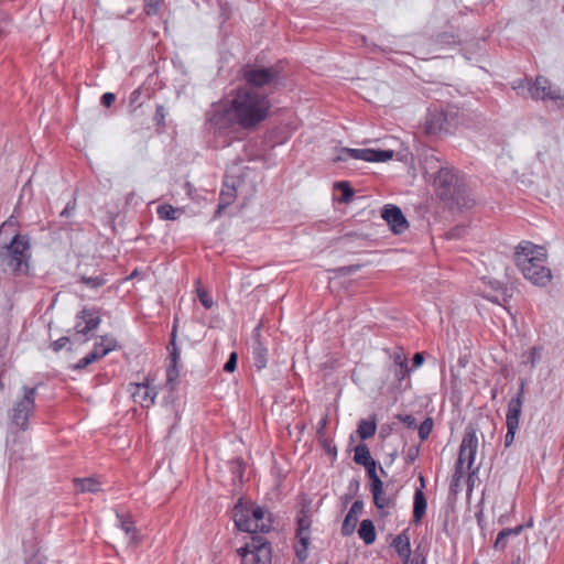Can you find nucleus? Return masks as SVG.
<instances>
[{"label": "nucleus", "mask_w": 564, "mask_h": 564, "mask_svg": "<svg viewBox=\"0 0 564 564\" xmlns=\"http://www.w3.org/2000/svg\"><path fill=\"white\" fill-rule=\"evenodd\" d=\"M260 328L261 325H258L253 330V345H252V356L254 366L261 370L267 366L268 362V349L264 343L260 338Z\"/></svg>", "instance_id": "14"}, {"label": "nucleus", "mask_w": 564, "mask_h": 564, "mask_svg": "<svg viewBox=\"0 0 564 564\" xmlns=\"http://www.w3.org/2000/svg\"><path fill=\"white\" fill-rule=\"evenodd\" d=\"M74 482L79 492H98L100 490L99 482L94 478H75Z\"/></svg>", "instance_id": "27"}, {"label": "nucleus", "mask_w": 564, "mask_h": 564, "mask_svg": "<svg viewBox=\"0 0 564 564\" xmlns=\"http://www.w3.org/2000/svg\"><path fill=\"white\" fill-rule=\"evenodd\" d=\"M30 242L26 236L15 234L10 243L0 248V259L14 272L28 267Z\"/></svg>", "instance_id": "6"}, {"label": "nucleus", "mask_w": 564, "mask_h": 564, "mask_svg": "<svg viewBox=\"0 0 564 564\" xmlns=\"http://www.w3.org/2000/svg\"><path fill=\"white\" fill-rule=\"evenodd\" d=\"M326 424H327V416H324V417L319 421V423H318L317 435H318L319 437L324 434V431H325Z\"/></svg>", "instance_id": "59"}, {"label": "nucleus", "mask_w": 564, "mask_h": 564, "mask_svg": "<svg viewBox=\"0 0 564 564\" xmlns=\"http://www.w3.org/2000/svg\"><path fill=\"white\" fill-rule=\"evenodd\" d=\"M540 358H541L540 348L532 347L529 351L528 359L525 360V362L530 364V366L532 368H534L536 366V362L540 360Z\"/></svg>", "instance_id": "44"}, {"label": "nucleus", "mask_w": 564, "mask_h": 564, "mask_svg": "<svg viewBox=\"0 0 564 564\" xmlns=\"http://www.w3.org/2000/svg\"><path fill=\"white\" fill-rule=\"evenodd\" d=\"M420 455V446L412 445L408 448L405 454V463L408 465L413 464Z\"/></svg>", "instance_id": "43"}, {"label": "nucleus", "mask_w": 564, "mask_h": 564, "mask_svg": "<svg viewBox=\"0 0 564 564\" xmlns=\"http://www.w3.org/2000/svg\"><path fill=\"white\" fill-rule=\"evenodd\" d=\"M76 208V202H68L65 208L61 212L62 217H68Z\"/></svg>", "instance_id": "55"}, {"label": "nucleus", "mask_w": 564, "mask_h": 564, "mask_svg": "<svg viewBox=\"0 0 564 564\" xmlns=\"http://www.w3.org/2000/svg\"><path fill=\"white\" fill-rule=\"evenodd\" d=\"M392 358H393V367L408 365V358L402 351L394 352Z\"/></svg>", "instance_id": "50"}, {"label": "nucleus", "mask_w": 564, "mask_h": 564, "mask_svg": "<svg viewBox=\"0 0 564 564\" xmlns=\"http://www.w3.org/2000/svg\"><path fill=\"white\" fill-rule=\"evenodd\" d=\"M231 465L232 474L235 475L234 478H238L239 480H241L245 471L242 463L239 459H237L232 462Z\"/></svg>", "instance_id": "48"}, {"label": "nucleus", "mask_w": 564, "mask_h": 564, "mask_svg": "<svg viewBox=\"0 0 564 564\" xmlns=\"http://www.w3.org/2000/svg\"><path fill=\"white\" fill-rule=\"evenodd\" d=\"M370 492L372 495L373 505L377 509L383 510L386 508H395L397 507V496L398 492L387 494L383 489V482L381 481V486L379 492L375 491V488L370 486Z\"/></svg>", "instance_id": "21"}, {"label": "nucleus", "mask_w": 564, "mask_h": 564, "mask_svg": "<svg viewBox=\"0 0 564 564\" xmlns=\"http://www.w3.org/2000/svg\"><path fill=\"white\" fill-rule=\"evenodd\" d=\"M554 102V110L558 111L564 117V93L560 91V97Z\"/></svg>", "instance_id": "52"}, {"label": "nucleus", "mask_w": 564, "mask_h": 564, "mask_svg": "<svg viewBox=\"0 0 564 564\" xmlns=\"http://www.w3.org/2000/svg\"><path fill=\"white\" fill-rule=\"evenodd\" d=\"M139 275V271L135 269L131 272V274L128 276V279H133Z\"/></svg>", "instance_id": "64"}, {"label": "nucleus", "mask_w": 564, "mask_h": 564, "mask_svg": "<svg viewBox=\"0 0 564 564\" xmlns=\"http://www.w3.org/2000/svg\"><path fill=\"white\" fill-rule=\"evenodd\" d=\"M361 268L360 264H351V265H345V267H340L338 269H336V272L339 274V275H350V274H354L355 272H357L359 269Z\"/></svg>", "instance_id": "46"}, {"label": "nucleus", "mask_w": 564, "mask_h": 564, "mask_svg": "<svg viewBox=\"0 0 564 564\" xmlns=\"http://www.w3.org/2000/svg\"><path fill=\"white\" fill-rule=\"evenodd\" d=\"M239 554L241 556L242 564H259L256 562V556L249 543L239 550Z\"/></svg>", "instance_id": "38"}, {"label": "nucleus", "mask_w": 564, "mask_h": 564, "mask_svg": "<svg viewBox=\"0 0 564 564\" xmlns=\"http://www.w3.org/2000/svg\"><path fill=\"white\" fill-rule=\"evenodd\" d=\"M392 546L402 558L403 564H410L411 545L409 536L405 533L397 535L392 541Z\"/></svg>", "instance_id": "22"}, {"label": "nucleus", "mask_w": 564, "mask_h": 564, "mask_svg": "<svg viewBox=\"0 0 564 564\" xmlns=\"http://www.w3.org/2000/svg\"><path fill=\"white\" fill-rule=\"evenodd\" d=\"M237 352H231L228 360L224 365V370L226 372H232L237 367Z\"/></svg>", "instance_id": "47"}, {"label": "nucleus", "mask_w": 564, "mask_h": 564, "mask_svg": "<svg viewBox=\"0 0 564 564\" xmlns=\"http://www.w3.org/2000/svg\"><path fill=\"white\" fill-rule=\"evenodd\" d=\"M411 564H426V560L424 556L415 555L412 560L410 558Z\"/></svg>", "instance_id": "60"}, {"label": "nucleus", "mask_w": 564, "mask_h": 564, "mask_svg": "<svg viewBox=\"0 0 564 564\" xmlns=\"http://www.w3.org/2000/svg\"><path fill=\"white\" fill-rule=\"evenodd\" d=\"M267 511L259 506L251 505V529L249 533L269 532L271 529V519L265 517Z\"/></svg>", "instance_id": "15"}, {"label": "nucleus", "mask_w": 564, "mask_h": 564, "mask_svg": "<svg viewBox=\"0 0 564 564\" xmlns=\"http://www.w3.org/2000/svg\"><path fill=\"white\" fill-rule=\"evenodd\" d=\"M234 521L238 530L248 532L251 529V505L239 501L234 509Z\"/></svg>", "instance_id": "19"}, {"label": "nucleus", "mask_w": 564, "mask_h": 564, "mask_svg": "<svg viewBox=\"0 0 564 564\" xmlns=\"http://www.w3.org/2000/svg\"><path fill=\"white\" fill-rule=\"evenodd\" d=\"M209 122L214 126L216 130L225 131L234 123L236 124L230 116L228 115V106L227 107H215L209 115Z\"/></svg>", "instance_id": "20"}, {"label": "nucleus", "mask_w": 564, "mask_h": 564, "mask_svg": "<svg viewBox=\"0 0 564 564\" xmlns=\"http://www.w3.org/2000/svg\"><path fill=\"white\" fill-rule=\"evenodd\" d=\"M462 111L455 105L432 106L427 110L424 132L427 135L451 134L462 123Z\"/></svg>", "instance_id": "4"}, {"label": "nucleus", "mask_w": 564, "mask_h": 564, "mask_svg": "<svg viewBox=\"0 0 564 564\" xmlns=\"http://www.w3.org/2000/svg\"><path fill=\"white\" fill-rule=\"evenodd\" d=\"M433 429V420L431 417H426L419 426V436L421 441H425Z\"/></svg>", "instance_id": "39"}, {"label": "nucleus", "mask_w": 564, "mask_h": 564, "mask_svg": "<svg viewBox=\"0 0 564 564\" xmlns=\"http://www.w3.org/2000/svg\"><path fill=\"white\" fill-rule=\"evenodd\" d=\"M358 534L360 539L365 542V544H372L376 540V529L373 522L369 519H365L360 522V527L358 530Z\"/></svg>", "instance_id": "25"}, {"label": "nucleus", "mask_w": 564, "mask_h": 564, "mask_svg": "<svg viewBox=\"0 0 564 564\" xmlns=\"http://www.w3.org/2000/svg\"><path fill=\"white\" fill-rule=\"evenodd\" d=\"M478 447V438L476 430L468 426L464 433L459 454L455 465V476L462 477L466 470H470L475 462V456Z\"/></svg>", "instance_id": "8"}, {"label": "nucleus", "mask_w": 564, "mask_h": 564, "mask_svg": "<svg viewBox=\"0 0 564 564\" xmlns=\"http://www.w3.org/2000/svg\"><path fill=\"white\" fill-rule=\"evenodd\" d=\"M45 561V556L41 554L39 549L34 547L32 554L25 557V564H43Z\"/></svg>", "instance_id": "41"}, {"label": "nucleus", "mask_w": 564, "mask_h": 564, "mask_svg": "<svg viewBox=\"0 0 564 564\" xmlns=\"http://www.w3.org/2000/svg\"><path fill=\"white\" fill-rule=\"evenodd\" d=\"M311 524H312V520H311L308 513L306 511L302 510L300 512V514L297 516L296 533L297 534L310 533Z\"/></svg>", "instance_id": "32"}, {"label": "nucleus", "mask_w": 564, "mask_h": 564, "mask_svg": "<svg viewBox=\"0 0 564 564\" xmlns=\"http://www.w3.org/2000/svg\"><path fill=\"white\" fill-rule=\"evenodd\" d=\"M419 480H420V484H421V487H420V488H422V490H423V489L425 488V479H424V477L421 475V476L419 477Z\"/></svg>", "instance_id": "63"}, {"label": "nucleus", "mask_w": 564, "mask_h": 564, "mask_svg": "<svg viewBox=\"0 0 564 564\" xmlns=\"http://www.w3.org/2000/svg\"><path fill=\"white\" fill-rule=\"evenodd\" d=\"M523 528H524L523 524H519L514 528H506V529L501 530L496 538L494 547L496 550H503L507 546V540L510 536L519 535L522 532Z\"/></svg>", "instance_id": "24"}, {"label": "nucleus", "mask_w": 564, "mask_h": 564, "mask_svg": "<svg viewBox=\"0 0 564 564\" xmlns=\"http://www.w3.org/2000/svg\"><path fill=\"white\" fill-rule=\"evenodd\" d=\"M434 187L437 197L449 209L471 208L474 198L464 175L452 167H441L434 177Z\"/></svg>", "instance_id": "2"}, {"label": "nucleus", "mask_w": 564, "mask_h": 564, "mask_svg": "<svg viewBox=\"0 0 564 564\" xmlns=\"http://www.w3.org/2000/svg\"><path fill=\"white\" fill-rule=\"evenodd\" d=\"M381 217L395 235L403 234L409 228V223L402 210L395 205H386L382 208Z\"/></svg>", "instance_id": "10"}, {"label": "nucleus", "mask_w": 564, "mask_h": 564, "mask_svg": "<svg viewBox=\"0 0 564 564\" xmlns=\"http://www.w3.org/2000/svg\"><path fill=\"white\" fill-rule=\"evenodd\" d=\"M249 544L256 556V562H258L259 564H270L271 545L264 538L252 536L251 542Z\"/></svg>", "instance_id": "16"}, {"label": "nucleus", "mask_w": 564, "mask_h": 564, "mask_svg": "<svg viewBox=\"0 0 564 564\" xmlns=\"http://www.w3.org/2000/svg\"><path fill=\"white\" fill-rule=\"evenodd\" d=\"M512 88L517 90L518 95L525 96L528 94L535 100H552L556 101L562 90L558 86L553 85L545 76L538 75L534 82L528 78L520 79L512 84Z\"/></svg>", "instance_id": "5"}, {"label": "nucleus", "mask_w": 564, "mask_h": 564, "mask_svg": "<svg viewBox=\"0 0 564 564\" xmlns=\"http://www.w3.org/2000/svg\"><path fill=\"white\" fill-rule=\"evenodd\" d=\"M79 281L83 284H85L87 288L94 289V290H96L107 283V279L102 274L95 275V276H88L86 274H82L79 276Z\"/></svg>", "instance_id": "31"}, {"label": "nucleus", "mask_w": 564, "mask_h": 564, "mask_svg": "<svg viewBox=\"0 0 564 564\" xmlns=\"http://www.w3.org/2000/svg\"><path fill=\"white\" fill-rule=\"evenodd\" d=\"M307 549L308 547L299 546V545L295 547L296 556L299 557V560L301 562H304L307 558Z\"/></svg>", "instance_id": "56"}, {"label": "nucleus", "mask_w": 564, "mask_h": 564, "mask_svg": "<svg viewBox=\"0 0 564 564\" xmlns=\"http://www.w3.org/2000/svg\"><path fill=\"white\" fill-rule=\"evenodd\" d=\"M235 193H236V189L235 187H232L230 191L228 192H225L223 191L220 193V202L217 206V210L215 213V217H218L220 216L221 214V210L225 209L228 205H230L231 200L234 199L235 197Z\"/></svg>", "instance_id": "33"}, {"label": "nucleus", "mask_w": 564, "mask_h": 564, "mask_svg": "<svg viewBox=\"0 0 564 564\" xmlns=\"http://www.w3.org/2000/svg\"><path fill=\"white\" fill-rule=\"evenodd\" d=\"M69 343V338L66 336H63L58 338L57 340L53 341L51 347L54 351L62 350L67 344Z\"/></svg>", "instance_id": "49"}, {"label": "nucleus", "mask_w": 564, "mask_h": 564, "mask_svg": "<svg viewBox=\"0 0 564 564\" xmlns=\"http://www.w3.org/2000/svg\"><path fill=\"white\" fill-rule=\"evenodd\" d=\"M116 99V96L115 94L112 93H106L101 96V104L105 106V107H110L113 101Z\"/></svg>", "instance_id": "54"}, {"label": "nucleus", "mask_w": 564, "mask_h": 564, "mask_svg": "<svg viewBox=\"0 0 564 564\" xmlns=\"http://www.w3.org/2000/svg\"><path fill=\"white\" fill-rule=\"evenodd\" d=\"M394 375V378H395V381L398 382L399 386L402 384V381L408 378L410 376V368H409V365H403V366H395L392 368L391 370Z\"/></svg>", "instance_id": "37"}, {"label": "nucleus", "mask_w": 564, "mask_h": 564, "mask_svg": "<svg viewBox=\"0 0 564 564\" xmlns=\"http://www.w3.org/2000/svg\"><path fill=\"white\" fill-rule=\"evenodd\" d=\"M176 334H177V318H175V321H174V325H173L172 332H171L170 343L167 346L169 359H170V366L167 367V370H166L167 383L175 382L180 376L178 366H177L178 359H180V350L176 345Z\"/></svg>", "instance_id": "11"}, {"label": "nucleus", "mask_w": 564, "mask_h": 564, "mask_svg": "<svg viewBox=\"0 0 564 564\" xmlns=\"http://www.w3.org/2000/svg\"><path fill=\"white\" fill-rule=\"evenodd\" d=\"M362 509L364 502L361 500L354 501L341 525V534L344 536H349L354 533L358 522V514L362 512Z\"/></svg>", "instance_id": "18"}, {"label": "nucleus", "mask_w": 564, "mask_h": 564, "mask_svg": "<svg viewBox=\"0 0 564 564\" xmlns=\"http://www.w3.org/2000/svg\"><path fill=\"white\" fill-rule=\"evenodd\" d=\"M424 362V356L422 352L414 354L412 358V365L414 368H419Z\"/></svg>", "instance_id": "57"}, {"label": "nucleus", "mask_w": 564, "mask_h": 564, "mask_svg": "<svg viewBox=\"0 0 564 564\" xmlns=\"http://www.w3.org/2000/svg\"><path fill=\"white\" fill-rule=\"evenodd\" d=\"M107 354H109V349H105V350H100V351H96V350H91L87 356H85L84 358H82L77 365H76V369H84L86 368L87 366H89L90 364L101 359L102 357H105Z\"/></svg>", "instance_id": "29"}, {"label": "nucleus", "mask_w": 564, "mask_h": 564, "mask_svg": "<svg viewBox=\"0 0 564 564\" xmlns=\"http://www.w3.org/2000/svg\"><path fill=\"white\" fill-rule=\"evenodd\" d=\"M524 387L525 382L524 380H521L517 394L512 397L508 403L506 424L519 426L521 410L524 401Z\"/></svg>", "instance_id": "13"}, {"label": "nucleus", "mask_w": 564, "mask_h": 564, "mask_svg": "<svg viewBox=\"0 0 564 564\" xmlns=\"http://www.w3.org/2000/svg\"><path fill=\"white\" fill-rule=\"evenodd\" d=\"M546 253L543 247L530 241L520 242L514 252V261L523 276L535 285L545 286L551 282V270L545 265Z\"/></svg>", "instance_id": "3"}, {"label": "nucleus", "mask_w": 564, "mask_h": 564, "mask_svg": "<svg viewBox=\"0 0 564 564\" xmlns=\"http://www.w3.org/2000/svg\"><path fill=\"white\" fill-rule=\"evenodd\" d=\"M79 319L75 325V332L77 334L87 335L88 333L96 329L100 322L99 311L97 308L84 307L78 314Z\"/></svg>", "instance_id": "12"}, {"label": "nucleus", "mask_w": 564, "mask_h": 564, "mask_svg": "<svg viewBox=\"0 0 564 564\" xmlns=\"http://www.w3.org/2000/svg\"><path fill=\"white\" fill-rule=\"evenodd\" d=\"M135 390L132 392L133 400L140 403L143 408H150L156 397V391L151 388L147 382L135 383Z\"/></svg>", "instance_id": "17"}, {"label": "nucleus", "mask_w": 564, "mask_h": 564, "mask_svg": "<svg viewBox=\"0 0 564 564\" xmlns=\"http://www.w3.org/2000/svg\"><path fill=\"white\" fill-rule=\"evenodd\" d=\"M252 70H262V72H265V70H273L272 67H267V66H257L256 68H253Z\"/></svg>", "instance_id": "62"}, {"label": "nucleus", "mask_w": 564, "mask_h": 564, "mask_svg": "<svg viewBox=\"0 0 564 564\" xmlns=\"http://www.w3.org/2000/svg\"><path fill=\"white\" fill-rule=\"evenodd\" d=\"M336 188L341 192L340 202L349 203L354 196V189L351 188L348 182H338L336 183Z\"/></svg>", "instance_id": "36"}, {"label": "nucleus", "mask_w": 564, "mask_h": 564, "mask_svg": "<svg viewBox=\"0 0 564 564\" xmlns=\"http://www.w3.org/2000/svg\"><path fill=\"white\" fill-rule=\"evenodd\" d=\"M366 470H367V475L369 477V480H370V486L375 488V491L376 492H379V489H380V486H381V479L380 477L377 475L376 473V468H377V463L375 459H372L371 462H369L367 465H362Z\"/></svg>", "instance_id": "30"}, {"label": "nucleus", "mask_w": 564, "mask_h": 564, "mask_svg": "<svg viewBox=\"0 0 564 564\" xmlns=\"http://www.w3.org/2000/svg\"><path fill=\"white\" fill-rule=\"evenodd\" d=\"M23 395L10 411V421L21 431L29 429V419L35 410L36 387H22Z\"/></svg>", "instance_id": "7"}, {"label": "nucleus", "mask_w": 564, "mask_h": 564, "mask_svg": "<svg viewBox=\"0 0 564 564\" xmlns=\"http://www.w3.org/2000/svg\"><path fill=\"white\" fill-rule=\"evenodd\" d=\"M372 459L373 458L371 457L370 451L366 444L361 443L355 447L354 460L357 465H367Z\"/></svg>", "instance_id": "28"}, {"label": "nucleus", "mask_w": 564, "mask_h": 564, "mask_svg": "<svg viewBox=\"0 0 564 564\" xmlns=\"http://www.w3.org/2000/svg\"><path fill=\"white\" fill-rule=\"evenodd\" d=\"M506 425H507V433L505 436V446L509 447L514 441V435H516V432L519 429V426L512 425V424H506Z\"/></svg>", "instance_id": "45"}, {"label": "nucleus", "mask_w": 564, "mask_h": 564, "mask_svg": "<svg viewBox=\"0 0 564 564\" xmlns=\"http://www.w3.org/2000/svg\"><path fill=\"white\" fill-rule=\"evenodd\" d=\"M398 419L403 422L408 427H416V420L411 414L398 415Z\"/></svg>", "instance_id": "51"}, {"label": "nucleus", "mask_w": 564, "mask_h": 564, "mask_svg": "<svg viewBox=\"0 0 564 564\" xmlns=\"http://www.w3.org/2000/svg\"><path fill=\"white\" fill-rule=\"evenodd\" d=\"M296 538L299 539V542H300L301 546L308 547V545H310V533H303V534H297L296 533Z\"/></svg>", "instance_id": "58"}, {"label": "nucleus", "mask_w": 564, "mask_h": 564, "mask_svg": "<svg viewBox=\"0 0 564 564\" xmlns=\"http://www.w3.org/2000/svg\"><path fill=\"white\" fill-rule=\"evenodd\" d=\"M117 348V340L111 336H101L100 341L96 343L94 346V350L100 351L105 349H109V352Z\"/></svg>", "instance_id": "34"}, {"label": "nucleus", "mask_w": 564, "mask_h": 564, "mask_svg": "<svg viewBox=\"0 0 564 564\" xmlns=\"http://www.w3.org/2000/svg\"><path fill=\"white\" fill-rule=\"evenodd\" d=\"M140 97H141V89L140 88L134 89L131 93L130 98H129L130 105L135 106V107L141 106Z\"/></svg>", "instance_id": "53"}, {"label": "nucleus", "mask_w": 564, "mask_h": 564, "mask_svg": "<svg viewBox=\"0 0 564 564\" xmlns=\"http://www.w3.org/2000/svg\"><path fill=\"white\" fill-rule=\"evenodd\" d=\"M117 518L120 522V528L126 532V534H134L135 529L133 522L129 519L117 512Z\"/></svg>", "instance_id": "40"}, {"label": "nucleus", "mask_w": 564, "mask_h": 564, "mask_svg": "<svg viewBox=\"0 0 564 564\" xmlns=\"http://www.w3.org/2000/svg\"><path fill=\"white\" fill-rule=\"evenodd\" d=\"M144 1H145L147 7H150L151 9H153V11H158V8H159L158 0H144Z\"/></svg>", "instance_id": "61"}, {"label": "nucleus", "mask_w": 564, "mask_h": 564, "mask_svg": "<svg viewBox=\"0 0 564 564\" xmlns=\"http://www.w3.org/2000/svg\"><path fill=\"white\" fill-rule=\"evenodd\" d=\"M177 209L172 205L164 204L158 207V215L162 219L174 220L176 219Z\"/></svg>", "instance_id": "35"}, {"label": "nucleus", "mask_w": 564, "mask_h": 564, "mask_svg": "<svg viewBox=\"0 0 564 564\" xmlns=\"http://www.w3.org/2000/svg\"><path fill=\"white\" fill-rule=\"evenodd\" d=\"M197 295H198V299H199L202 305L205 308L208 310L214 305L213 299L210 297V295L208 294V292L206 290L198 289Z\"/></svg>", "instance_id": "42"}, {"label": "nucleus", "mask_w": 564, "mask_h": 564, "mask_svg": "<svg viewBox=\"0 0 564 564\" xmlns=\"http://www.w3.org/2000/svg\"><path fill=\"white\" fill-rule=\"evenodd\" d=\"M278 73H243V84L231 93L228 115L245 130H254L265 121L272 108L271 95L279 86Z\"/></svg>", "instance_id": "1"}, {"label": "nucleus", "mask_w": 564, "mask_h": 564, "mask_svg": "<svg viewBox=\"0 0 564 564\" xmlns=\"http://www.w3.org/2000/svg\"><path fill=\"white\" fill-rule=\"evenodd\" d=\"M427 502L422 488H417L413 497V523L419 524L426 513Z\"/></svg>", "instance_id": "23"}, {"label": "nucleus", "mask_w": 564, "mask_h": 564, "mask_svg": "<svg viewBox=\"0 0 564 564\" xmlns=\"http://www.w3.org/2000/svg\"><path fill=\"white\" fill-rule=\"evenodd\" d=\"M377 431V423L375 419L370 420H361L358 424V435L359 437L365 441L370 437H372L376 434Z\"/></svg>", "instance_id": "26"}, {"label": "nucleus", "mask_w": 564, "mask_h": 564, "mask_svg": "<svg viewBox=\"0 0 564 564\" xmlns=\"http://www.w3.org/2000/svg\"><path fill=\"white\" fill-rule=\"evenodd\" d=\"M392 150L375 149H350L341 148L334 162L347 161L348 159L362 160L366 162H386L393 158Z\"/></svg>", "instance_id": "9"}]
</instances>
